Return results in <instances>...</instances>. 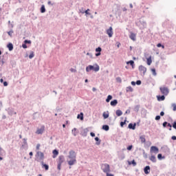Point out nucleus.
Listing matches in <instances>:
<instances>
[{"instance_id":"1","label":"nucleus","mask_w":176,"mask_h":176,"mask_svg":"<svg viewBox=\"0 0 176 176\" xmlns=\"http://www.w3.org/2000/svg\"><path fill=\"white\" fill-rule=\"evenodd\" d=\"M67 163L69 166H74V164H76V153L74 150H71L69 152Z\"/></svg>"},{"instance_id":"2","label":"nucleus","mask_w":176,"mask_h":176,"mask_svg":"<svg viewBox=\"0 0 176 176\" xmlns=\"http://www.w3.org/2000/svg\"><path fill=\"white\" fill-rule=\"evenodd\" d=\"M90 71H94L95 72H98L100 71V66L98 64L93 65H89L86 67V72H90Z\"/></svg>"},{"instance_id":"3","label":"nucleus","mask_w":176,"mask_h":176,"mask_svg":"<svg viewBox=\"0 0 176 176\" xmlns=\"http://www.w3.org/2000/svg\"><path fill=\"white\" fill-rule=\"evenodd\" d=\"M160 90L162 94H164V96H168V94L170 93V90L167 87H161Z\"/></svg>"},{"instance_id":"4","label":"nucleus","mask_w":176,"mask_h":176,"mask_svg":"<svg viewBox=\"0 0 176 176\" xmlns=\"http://www.w3.org/2000/svg\"><path fill=\"white\" fill-rule=\"evenodd\" d=\"M102 169L103 173H105L106 174L111 171L109 164H103L102 165Z\"/></svg>"},{"instance_id":"5","label":"nucleus","mask_w":176,"mask_h":176,"mask_svg":"<svg viewBox=\"0 0 176 176\" xmlns=\"http://www.w3.org/2000/svg\"><path fill=\"white\" fill-rule=\"evenodd\" d=\"M106 32L109 38H112V36H113V29L112 28V27H110L109 29H107L106 30Z\"/></svg>"},{"instance_id":"6","label":"nucleus","mask_w":176,"mask_h":176,"mask_svg":"<svg viewBox=\"0 0 176 176\" xmlns=\"http://www.w3.org/2000/svg\"><path fill=\"white\" fill-rule=\"evenodd\" d=\"M151 153H159V148L157 146H152L150 149Z\"/></svg>"},{"instance_id":"7","label":"nucleus","mask_w":176,"mask_h":176,"mask_svg":"<svg viewBox=\"0 0 176 176\" xmlns=\"http://www.w3.org/2000/svg\"><path fill=\"white\" fill-rule=\"evenodd\" d=\"M45 131V126H42L41 128L37 129L36 134H43Z\"/></svg>"},{"instance_id":"8","label":"nucleus","mask_w":176,"mask_h":176,"mask_svg":"<svg viewBox=\"0 0 176 176\" xmlns=\"http://www.w3.org/2000/svg\"><path fill=\"white\" fill-rule=\"evenodd\" d=\"M129 38L130 39H131V41H136V38H137V34H134L133 32H131V34L129 35Z\"/></svg>"},{"instance_id":"9","label":"nucleus","mask_w":176,"mask_h":176,"mask_svg":"<svg viewBox=\"0 0 176 176\" xmlns=\"http://www.w3.org/2000/svg\"><path fill=\"white\" fill-rule=\"evenodd\" d=\"M139 71L140 72H143L144 74H145V73L146 72V67L142 66V65H140L139 67Z\"/></svg>"},{"instance_id":"10","label":"nucleus","mask_w":176,"mask_h":176,"mask_svg":"<svg viewBox=\"0 0 176 176\" xmlns=\"http://www.w3.org/2000/svg\"><path fill=\"white\" fill-rule=\"evenodd\" d=\"M64 163V157L60 155L58 157V164H63Z\"/></svg>"},{"instance_id":"11","label":"nucleus","mask_w":176,"mask_h":176,"mask_svg":"<svg viewBox=\"0 0 176 176\" xmlns=\"http://www.w3.org/2000/svg\"><path fill=\"white\" fill-rule=\"evenodd\" d=\"M145 174H149L151 173V167L149 166H146L144 169Z\"/></svg>"},{"instance_id":"12","label":"nucleus","mask_w":176,"mask_h":176,"mask_svg":"<svg viewBox=\"0 0 176 176\" xmlns=\"http://www.w3.org/2000/svg\"><path fill=\"white\" fill-rule=\"evenodd\" d=\"M101 50H102V49L100 47H98V48L96 49V52H98V53L96 54V57H98V56H101Z\"/></svg>"},{"instance_id":"13","label":"nucleus","mask_w":176,"mask_h":176,"mask_svg":"<svg viewBox=\"0 0 176 176\" xmlns=\"http://www.w3.org/2000/svg\"><path fill=\"white\" fill-rule=\"evenodd\" d=\"M110 105H111V107H116V105H118V100H113L110 102Z\"/></svg>"},{"instance_id":"14","label":"nucleus","mask_w":176,"mask_h":176,"mask_svg":"<svg viewBox=\"0 0 176 176\" xmlns=\"http://www.w3.org/2000/svg\"><path fill=\"white\" fill-rule=\"evenodd\" d=\"M157 100L158 101H164V100H166V97H164V95L162 96H157Z\"/></svg>"},{"instance_id":"15","label":"nucleus","mask_w":176,"mask_h":176,"mask_svg":"<svg viewBox=\"0 0 176 176\" xmlns=\"http://www.w3.org/2000/svg\"><path fill=\"white\" fill-rule=\"evenodd\" d=\"M135 126H136L135 124H133L130 123L129 124V129H131L132 130H135Z\"/></svg>"},{"instance_id":"16","label":"nucleus","mask_w":176,"mask_h":176,"mask_svg":"<svg viewBox=\"0 0 176 176\" xmlns=\"http://www.w3.org/2000/svg\"><path fill=\"white\" fill-rule=\"evenodd\" d=\"M37 155L38 157H40V159H41V160L43 159V157H44L43 153H42L41 151H38Z\"/></svg>"},{"instance_id":"17","label":"nucleus","mask_w":176,"mask_h":176,"mask_svg":"<svg viewBox=\"0 0 176 176\" xmlns=\"http://www.w3.org/2000/svg\"><path fill=\"white\" fill-rule=\"evenodd\" d=\"M150 160L153 162V163H156V157H155V155H151L150 157Z\"/></svg>"},{"instance_id":"18","label":"nucleus","mask_w":176,"mask_h":176,"mask_svg":"<svg viewBox=\"0 0 176 176\" xmlns=\"http://www.w3.org/2000/svg\"><path fill=\"white\" fill-rule=\"evenodd\" d=\"M7 47H8V50H10V52H12V50H13V44H12L11 43H10L8 45Z\"/></svg>"},{"instance_id":"19","label":"nucleus","mask_w":176,"mask_h":176,"mask_svg":"<svg viewBox=\"0 0 176 176\" xmlns=\"http://www.w3.org/2000/svg\"><path fill=\"white\" fill-rule=\"evenodd\" d=\"M53 157H57V155H58V151L57 150H54L53 152Z\"/></svg>"},{"instance_id":"20","label":"nucleus","mask_w":176,"mask_h":176,"mask_svg":"<svg viewBox=\"0 0 176 176\" xmlns=\"http://www.w3.org/2000/svg\"><path fill=\"white\" fill-rule=\"evenodd\" d=\"M147 64L148 65H151L152 64V56H150L149 58H147Z\"/></svg>"},{"instance_id":"21","label":"nucleus","mask_w":176,"mask_h":176,"mask_svg":"<svg viewBox=\"0 0 176 176\" xmlns=\"http://www.w3.org/2000/svg\"><path fill=\"white\" fill-rule=\"evenodd\" d=\"M116 113L118 116H122L123 115V112H122L120 110H117Z\"/></svg>"},{"instance_id":"22","label":"nucleus","mask_w":176,"mask_h":176,"mask_svg":"<svg viewBox=\"0 0 176 176\" xmlns=\"http://www.w3.org/2000/svg\"><path fill=\"white\" fill-rule=\"evenodd\" d=\"M103 118H104V119H108V118H109V113L104 112L103 113Z\"/></svg>"},{"instance_id":"23","label":"nucleus","mask_w":176,"mask_h":176,"mask_svg":"<svg viewBox=\"0 0 176 176\" xmlns=\"http://www.w3.org/2000/svg\"><path fill=\"white\" fill-rule=\"evenodd\" d=\"M77 118L80 119V120H83V113H80V114H78Z\"/></svg>"},{"instance_id":"24","label":"nucleus","mask_w":176,"mask_h":176,"mask_svg":"<svg viewBox=\"0 0 176 176\" xmlns=\"http://www.w3.org/2000/svg\"><path fill=\"white\" fill-rule=\"evenodd\" d=\"M95 141H97L96 145H100L101 144V140H100V138L98 137L95 138Z\"/></svg>"},{"instance_id":"25","label":"nucleus","mask_w":176,"mask_h":176,"mask_svg":"<svg viewBox=\"0 0 176 176\" xmlns=\"http://www.w3.org/2000/svg\"><path fill=\"white\" fill-rule=\"evenodd\" d=\"M45 12H46V9L45 8V5H43L41 8V12L45 13Z\"/></svg>"},{"instance_id":"26","label":"nucleus","mask_w":176,"mask_h":176,"mask_svg":"<svg viewBox=\"0 0 176 176\" xmlns=\"http://www.w3.org/2000/svg\"><path fill=\"white\" fill-rule=\"evenodd\" d=\"M102 129H103V130H105V131H108V130H109V126H108V125H103L102 126Z\"/></svg>"},{"instance_id":"27","label":"nucleus","mask_w":176,"mask_h":176,"mask_svg":"<svg viewBox=\"0 0 176 176\" xmlns=\"http://www.w3.org/2000/svg\"><path fill=\"white\" fill-rule=\"evenodd\" d=\"M35 56V54L34 53V52H30V54L29 55V58H34V57Z\"/></svg>"},{"instance_id":"28","label":"nucleus","mask_w":176,"mask_h":176,"mask_svg":"<svg viewBox=\"0 0 176 176\" xmlns=\"http://www.w3.org/2000/svg\"><path fill=\"white\" fill-rule=\"evenodd\" d=\"M129 164H133V166H137V162H135V160H133L131 162H129Z\"/></svg>"},{"instance_id":"29","label":"nucleus","mask_w":176,"mask_h":176,"mask_svg":"<svg viewBox=\"0 0 176 176\" xmlns=\"http://www.w3.org/2000/svg\"><path fill=\"white\" fill-rule=\"evenodd\" d=\"M140 140H141V142H142V144H144V142H146V140L145 139V137H144V136H140Z\"/></svg>"},{"instance_id":"30","label":"nucleus","mask_w":176,"mask_h":176,"mask_svg":"<svg viewBox=\"0 0 176 176\" xmlns=\"http://www.w3.org/2000/svg\"><path fill=\"white\" fill-rule=\"evenodd\" d=\"M111 100H112V96L109 95L107 96V98L106 99V102H109L111 101Z\"/></svg>"},{"instance_id":"31","label":"nucleus","mask_w":176,"mask_h":176,"mask_svg":"<svg viewBox=\"0 0 176 176\" xmlns=\"http://www.w3.org/2000/svg\"><path fill=\"white\" fill-rule=\"evenodd\" d=\"M126 90L127 92H129V91L131 92V91H133V87H131V86L127 87Z\"/></svg>"},{"instance_id":"32","label":"nucleus","mask_w":176,"mask_h":176,"mask_svg":"<svg viewBox=\"0 0 176 176\" xmlns=\"http://www.w3.org/2000/svg\"><path fill=\"white\" fill-rule=\"evenodd\" d=\"M126 64H130L133 67L134 65V60H129L126 63Z\"/></svg>"},{"instance_id":"33","label":"nucleus","mask_w":176,"mask_h":176,"mask_svg":"<svg viewBox=\"0 0 176 176\" xmlns=\"http://www.w3.org/2000/svg\"><path fill=\"white\" fill-rule=\"evenodd\" d=\"M72 134H74V135H76L77 132H76V128L72 129Z\"/></svg>"},{"instance_id":"34","label":"nucleus","mask_w":176,"mask_h":176,"mask_svg":"<svg viewBox=\"0 0 176 176\" xmlns=\"http://www.w3.org/2000/svg\"><path fill=\"white\" fill-rule=\"evenodd\" d=\"M44 168L47 171L49 170V165L47 164H43Z\"/></svg>"},{"instance_id":"35","label":"nucleus","mask_w":176,"mask_h":176,"mask_svg":"<svg viewBox=\"0 0 176 176\" xmlns=\"http://www.w3.org/2000/svg\"><path fill=\"white\" fill-rule=\"evenodd\" d=\"M151 72H152L153 75L156 76V69H151Z\"/></svg>"},{"instance_id":"36","label":"nucleus","mask_w":176,"mask_h":176,"mask_svg":"<svg viewBox=\"0 0 176 176\" xmlns=\"http://www.w3.org/2000/svg\"><path fill=\"white\" fill-rule=\"evenodd\" d=\"M157 47H162V49H164V45H162V43H158L157 45Z\"/></svg>"},{"instance_id":"37","label":"nucleus","mask_w":176,"mask_h":176,"mask_svg":"<svg viewBox=\"0 0 176 176\" xmlns=\"http://www.w3.org/2000/svg\"><path fill=\"white\" fill-rule=\"evenodd\" d=\"M116 80H117V82H119L120 83H122V78L120 77H117Z\"/></svg>"},{"instance_id":"38","label":"nucleus","mask_w":176,"mask_h":176,"mask_svg":"<svg viewBox=\"0 0 176 176\" xmlns=\"http://www.w3.org/2000/svg\"><path fill=\"white\" fill-rule=\"evenodd\" d=\"M127 151H131V149H133V145H131V146H129L127 148H126Z\"/></svg>"},{"instance_id":"39","label":"nucleus","mask_w":176,"mask_h":176,"mask_svg":"<svg viewBox=\"0 0 176 176\" xmlns=\"http://www.w3.org/2000/svg\"><path fill=\"white\" fill-rule=\"evenodd\" d=\"M89 12H90V9H87V10H85V14H89L90 16L91 14Z\"/></svg>"},{"instance_id":"40","label":"nucleus","mask_w":176,"mask_h":176,"mask_svg":"<svg viewBox=\"0 0 176 176\" xmlns=\"http://www.w3.org/2000/svg\"><path fill=\"white\" fill-rule=\"evenodd\" d=\"M40 148H41V144H38L36 145V151H39Z\"/></svg>"},{"instance_id":"41","label":"nucleus","mask_w":176,"mask_h":176,"mask_svg":"<svg viewBox=\"0 0 176 176\" xmlns=\"http://www.w3.org/2000/svg\"><path fill=\"white\" fill-rule=\"evenodd\" d=\"M172 107H173V111H176V104H172Z\"/></svg>"},{"instance_id":"42","label":"nucleus","mask_w":176,"mask_h":176,"mask_svg":"<svg viewBox=\"0 0 176 176\" xmlns=\"http://www.w3.org/2000/svg\"><path fill=\"white\" fill-rule=\"evenodd\" d=\"M124 124H126V120H124V122H120L121 127H123Z\"/></svg>"},{"instance_id":"43","label":"nucleus","mask_w":176,"mask_h":176,"mask_svg":"<svg viewBox=\"0 0 176 176\" xmlns=\"http://www.w3.org/2000/svg\"><path fill=\"white\" fill-rule=\"evenodd\" d=\"M8 34L10 36H12V34H13V32L12 30H10V32H8Z\"/></svg>"},{"instance_id":"44","label":"nucleus","mask_w":176,"mask_h":176,"mask_svg":"<svg viewBox=\"0 0 176 176\" xmlns=\"http://www.w3.org/2000/svg\"><path fill=\"white\" fill-rule=\"evenodd\" d=\"M24 43H25L26 45H27V43H29V44H30L31 43V41H28V40H25V41H24Z\"/></svg>"},{"instance_id":"45","label":"nucleus","mask_w":176,"mask_h":176,"mask_svg":"<svg viewBox=\"0 0 176 176\" xmlns=\"http://www.w3.org/2000/svg\"><path fill=\"white\" fill-rule=\"evenodd\" d=\"M173 129H175V130H176V122L175 121L173 124Z\"/></svg>"},{"instance_id":"46","label":"nucleus","mask_w":176,"mask_h":176,"mask_svg":"<svg viewBox=\"0 0 176 176\" xmlns=\"http://www.w3.org/2000/svg\"><path fill=\"white\" fill-rule=\"evenodd\" d=\"M167 126H168V127H170L169 130L171 131V127H173V126L171 125V124L168 123V124H167Z\"/></svg>"},{"instance_id":"47","label":"nucleus","mask_w":176,"mask_h":176,"mask_svg":"<svg viewBox=\"0 0 176 176\" xmlns=\"http://www.w3.org/2000/svg\"><path fill=\"white\" fill-rule=\"evenodd\" d=\"M90 135H91V137H96V133L91 132Z\"/></svg>"},{"instance_id":"48","label":"nucleus","mask_w":176,"mask_h":176,"mask_svg":"<svg viewBox=\"0 0 176 176\" xmlns=\"http://www.w3.org/2000/svg\"><path fill=\"white\" fill-rule=\"evenodd\" d=\"M155 120H160V116H157L155 117Z\"/></svg>"},{"instance_id":"49","label":"nucleus","mask_w":176,"mask_h":176,"mask_svg":"<svg viewBox=\"0 0 176 176\" xmlns=\"http://www.w3.org/2000/svg\"><path fill=\"white\" fill-rule=\"evenodd\" d=\"M58 170H61V164H58Z\"/></svg>"},{"instance_id":"50","label":"nucleus","mask_w":176,"mask_h":176,"mask_svg":"<svg viewBox=\"0 0 176 176\" xmlns=\"http://www.w3.org/2000/svg\"><path fill=\"white\" fill-rule=\"evenodd\" d=\"M70 71H71V72H76V69H74V68H71Z\"/></svg>"},{"instance_id":"51","label":"nucleus","mask_w":176,"mask_h":176,"mask_svg":"<svg viewBox=\"0 0 176 176\" xmlns=\"http://www.w3.org/2000/svg\"><path fill=\"white\" fill-rule=\"evenodd\" d=\"M22 47H23V49H27V44H23Z\"/></svg>"},{"instance_id":"52","label":"nucleus","mask_w":176,"mask_h":176,"mask_svg":"<svg viewBox=\"0 0 176 176\" xmlns=\"http://www.w3.org/2000/svg\"><path fill=\"white\" fill-rule=\"evenodd\" d=\"M107 176H114L113 174H111L109 173H106Z\"/></svg>"},{"instance_id":"53","label":"nucleus","mask_w":176,"mask_h":176,"mask_svg":"<svg viewBox=\"0 0 176 176\" xmlns=\"http://www.w3.org/2000/svg\"><path fill=\"white\" fill-rule=\"evenodd\" d=\"M167 124H168L167 122H164L163 123V127H166V126H167Z\"/></svg>"},{"instance_id":"54","label":"nucleus","mask_w":176,"mask_h":176,"mask_svg":"<svg viewBox=\"0 0 176 176\" xmlns=\"http://www.w3.org/2000/svg\"><path fill=\"white\" fill-rule=\"evenodd\" d=\"M136 85H141V80L136 81Z\"/></svg>"},{"instance_id":"55","label":"nucleus","mask_w":176,"mask_h":176,"mask_svg":"<svg viewBox=\"0 0 176 176\" xmlns=\"http://www.w3.org/2000/svg\"><path fill=\"white\" fill-rule=\"evenodd\" d=\"M157 158L158 159H162V154H158Z\"/></svg>"},{"instance_id":"56","label":"nucleus","mask_w":176,"mask_h":176,"mask_svg":"<svg viewBox=\"0 0 176 176\" xmlns=\"http://www.w3.org/2000/svg\"><path fill=\"white\" fill-rule=\"evenodd\" d=\"M80 12L83 14L84 13H85V11L83 10V8H81Z\"/></svg>"},{"instance_id":"57","label":"nucleus","mask_w":176,"mask_h":176,"mask_svg":"<svg viewBox=\"0 0 176 176\" xmlns=\"http://www.w3.org/2000/svg\"><path fill=\"white\" fill-rule=\"evenodd\" d=\"M171 139L173 140V141H175V140H176V136H172Z\"/></svg>"},{"instance_id":"58","label":"nucleus","mask_w":176,"mask_h":176,"mask_svg":"<svg viewBox=\"0 0 176 176\" xmlns=\"http://www.w3.org/2000/svg\"><path fill=\"white\" fill-rule=\"evenodd\" d=\"M160 116H164V113L163 111H161V112H160Z\"/></svg>"},{"instance_id":"59","label":"nucleus","mask_w":176,"mask_h":176,"mask_svg":"<svg viewBox=\"0 0 176 176\" xmlns=\"http://www.w3.org/2000/svg\"><path fill=\"white\" fill-rule=\"evenodd\" d=\"M3 86H8V82L5 81V82H3Z\"/></svg>"},{"instance_id":"60","label":"nucleus","mask_w":176,"mask_h":176,"mask_svg":"<svg viewBox=\"0 0 176 176\" xmlns=\"http://www.w3.org/2000/svg\"><path fill=\"white\" fill-rule=\"evenodd\" d=\"M131 85H132L133 86H135V82L132 81V82H131Z\"/></svg>"},{"instance_id":"61","label":"nucleus","mask_w":176,"mask_h":176,"mask_svg":"<svg viewBox=\"0 0 176 176\" xmlns=\"http://www.w3.org/2000/svg\"><path fill=\"white\" fill-rule=\"evenodd\" d=\"M0 82H1V83H3V78H1V79H0Z\"/></svg>"},{"instance_id":"62","label":"nucleus","mask_w":176,"mask_h":176,"mask_svg":"<svg viewBox=\"0 0 176 176\" xmlns=\"http://www.w3.org/2000/svg\"><path fill=\"white\" fill-rule=\"evenodd\" d=\"M130 113V110H126L125 113Z\"/></svg>"},{"instance_id":"63","label":"nucleus","mask_w":176,"mask_h":176,"mask_svg":"<svg viewBox=\"0 0 176 176\" xmlns=\"http://www.w3.org/2000/svg\"><path fill=\"white\" fill-rule=\"evenodd\" d=\"M29 155H30V156H32V155H33L32 152H30V153H29Z\"/></svg>"},{"instance_id":"64","label":"nucleus","mask_w":176,"mask_h":176,"mask_svg":"<svg viewBox=\"0 0 176 176\" xmlns=\"http://www.w3.org/2000/svg\"><path fill=\"white\" fill-rule=\"evenodd\" d=\"M92 90H93V91H96V88L95 87H94L93 89H92Z\"/></svg>"}]
</instances>
